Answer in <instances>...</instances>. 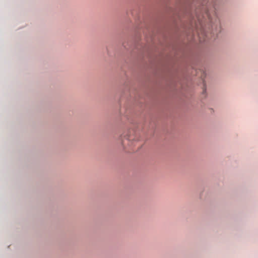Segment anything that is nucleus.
<instances>
[{
	"label": "nucleus",
	"mask_w": 258,
	"mask_h": 258,
	"mask_svg": "<svg viewBox=\"0 0 258 258\" xmlns=\"http://www.w3.org/2000/svg\"><path fill=\"white\" fill-rule=\"evenodd\" d=\"M120 140L123 147L136 148L133 151L138 150L142 145L140 143L138 136L134 131H129L126 134L121 136Z\"/></svg>",
	"instance_id": "nucleus-1"
}]
</instances>
